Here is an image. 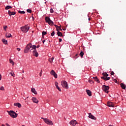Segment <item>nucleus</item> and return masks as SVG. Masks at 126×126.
I'll return each instance as SVG.
<instances>
[{"label":"nucleus","mask_w":126,"mask_h":126,"mask_svg":"<svg viewBox=\"0 0 126 126\" xmlns=\"http://www.w3.org/2000/svg\"><path fill=\"white\" fill-rule=\"evenodd\" d=\"M84 55V53H83V52L81 51L80 53V56H81V57H82H82H83Z\"/></svg>","instance_id":"nucleus-31"},{"label":"nucleus","mask_w":126,"mask_h":126,"mask_svg":"<svg viewBox=\"0 0 126 126\" xmlns=\"http://www.w3.org/2000/svg\"><path fill=\"white\" fill-rule=\"evenodd\" d=\"M54 60V57H52V58H50V59H49V62H50V63H53Z\"/></svg>","instance_id":"nucleus-25"},{"label":"nucleus","mask_w":126,"mask_h":126,"mask_svg":"<svg viewBox=\"0 0 126 126\" xmlns=\"http://www.w3.org/2000/svg\"><path fill=\"white\" fill-rule=\"evenodd\" d=\"M42 120H43L44 122L45 123V124H47V125H49V126H53V122L49 120V119L47 118H41Z\"/></svg>","instance_id":"nucleus-5"},{"label":"nucleus","mask_w":126,"mask_h":126,"mask_svg":"<svg viewBox=\"0 0 126 126\" xmlns=\"http://www.w3.org/2000/svg\"><path fill=\"white\" fill-rule=\"evenodd\" d=\"M61 85L63 87V88H65L66 89H68V84H67V82L65 81H62L61 82Z\"/></svg>","instance_id":"nucleus-6"},{"label":"nucleus","mask_w":126,"mask_h":126,"mask_svg":"<svg viewBox=\"0 0 126 126\" xmlns=\"http://www.w3.org/2000/svg\"><path fill=\"white\" fill-rule=\"evenodd\" d=\"M8 114L11 117V118H13V119H15L17 117V114L16 113H15L13 110H10L9 111H7Z\"/></svg>","instance_id":"nucleus-2"},{"label":"nucleus","mask_w":126,"mask_h":126,"mask_svg":"<svg viewBox=\"0 0 126 126\" xmlns=\"http://www.w3.org/2000/svg\"><path fill=\"white\" fill-rule=\"evenodd\" d=\"M15 12H11L9 10L8 11V14L10 16H11V15H15Z\"/></svg>","instance_id":"nucleus-17"},{"label":"nucleus","mask_w":126,"mask_h":126,"mask_svg":"<svg viewBox=\"0 0 126 126\" xmlns=\"http://www.w3.org/2000/svg\"><path fill=\"white\" fill-rule=\"evenodd\" d=\"M55 86H56L57 89H58V90H59V91H60L61 92V91H62V90L59 87V85H58V82H55Z\"/></svg>","instance_id":"nucleus-13"},{"label":"nucleus","mask_w":126,"mask_h":126,"mask_svg":"<svg viewBox=\"0 0 126 126\" xmlns=\"http://www.w3.org/2000/svg\"><path fill=\"white\" fill-rule=\"evenodd\" d=\"M88 82H89L91 84H93L94 83V81L92 80H89Z\"/></svg>","instance_id":"nucleus-30"},{"label":"nucleus","mask_w":126,"mask_h":126,"mask_svg":"<svg viewBox=\"0 0 126 126\" xmlns=\"http://www.w3.org/2000/svg\"><path fill=\"white\" fill-rule=\"evenodd\" d=\"M50 12H51V13H53L54 12V10H53V9H50Z\"/></svg>","instance_id":"nucleus-40"},{"label":"nucleus","mask_w":126,"mask_h":126,"mask_svg":"<svg viewBox=\"0 0 126 126\" xmlns=\"http://www.w3.org/2000/svg\"><path fill=\"white\" fill-rule=\"evenodd\" d=\"M106 77L103 76V77H101V79H103V80H105V79Z\"/></svg>","instance_id":"nucleus-42"},{"label":"nucleus","mask_w":126,"mask_h":126,"mask_svg":"<svg viewBox=\"0 0 126 126\" xmlns=\"http://www.w3.org/2000/svg\"><path fill=\"white\" fill-rule=\"evenodd\" d=\"M104 80H105V81H107V80H110V77H105Z\"/></svg>","instance_id":"nucleus-38"},{"label":"nucleus","mask_w":126,"mask_h":126,"mask_svg":"<svg viewBox=\"0 0 126 126\" xmlns=\"http://www.w3.org/2000/svg\"><path fill=\"white\" fill-rule=\"evenodd\" d=\"M32 100L33 103H35L36 104H38V103H39V100H38V99L36 97H32Z\"/></svg>","instance_id":"nucleus-12"},{"label":"nucleus","mask_w":126,"mask_h":126,"mask_svg":"<svg viewBox=\"0 0 126 126\" xmlns=\"http://www.w3.org/2000/svg\"><path fill=\"white\" fill-rule=\"evenodd\" d=\"M42 34L43 36H45V35H46L47 34V32H45V31H43L42 32Z\"/></svg>","instance_id":"nucleus-32"},{"label":"nucleus","mask_w":126,"mask_h":126,"mask_svg":"<svg viewBox=\"0 0 126 126\" xmlns=\"http://www.w3.org/2000/svg\"><path fill=\"white\" fill-rule=\"evenodd\" d=\"M27 98H29V97L28 96Z\"/></svg>","instance_id":"nucleus-54"},{"label":"nucleus","mask_w":126,"mask_h":126,"mask_svg":"<svg viewBox=\"0 0 126 126\" xmlns=\"http://www.w3.org/2000/svg\"><path fill=\"white\" fill-rule=\"evenodd\" d=\"M5 36L6 38H10V37H12L11 34L8 33H6Z\"/></svg>","instance_id":"nucleus-20"},{"label":"nucleus","mask_w":126,"mask_h":126,"mask_svg":"<svg viewBox=\"0 0 126 126\" xmlns=\"http://www.w3.org/2000/svg\"><path fill=\"white\" fill-rule=\"evenodd\" d=\"M87 94L88 95L90 96L91 97L92 96V94L91 93V91L89 90H86Z\"/></svg>","instance_id":"nucleus-15"},{"label":"nucleus","mask_w":126,"mask_h":126,"mask_svg":"<svg viewBox=\"0 0 126 126\" xmlns=\"http://www.w3.org/2000/svg\"><path fill=\"white\" fill-rule=\"evenodd\" d=\"M9 74L11 75V76H14V73H12V72H10Z\"/></svg>","instance_id":"nucleus-39"},{"label":"nucleus","mask_w":126,"mask_h":126,"mask_svg":"<svg viewBox=\"0 0 126 126\" xmlns=\"http://www.w3.org/2000/svg\"><path fill=\"white\" fill-rule=\"evenodd\" d=\"M9 63H11V64H12V65H14V62L12 60H11V59L9 60Z\"/></svg>","instance_id":"nucleus-26"},{"label":"nucleus","mask_w":126,"mask_h":126,"mask_svg":"<svg viewBox=\"0 0 126 126\" xmlns=\"http://www.w3.org/2000/svg\"><path fill=\"white\" fill-rule=\"evenodd\" d=\"M55 35V31H53L52 33H51V36L53 37Z\"/></svg>","instance_id":"nucleus-37"},{"label":"nucleus","mask_w":126,"mask_h":126,"mask_svg":"<svg viewBox=\"0 0 126 126\" xmlns=\"http://www.w3.org/2000/svg\"><path fill=\"white\" fill-rule=\"evenodd\" d=\"M93 79H94V80H95V81H96V82H97V83H100V81L99 80V79H98V78L96 76L93 77Z\"/></svg>","instance_id":"nucleus-16"},{"label":"nucleus","mask_w":126,"mask_h":126,"mask_svg":"<svg viewBox=\"0 0 126 126\" xmlns=\"http://www.w3.org/2000/svg\"><path fill=\"white\" fill-rule=\"evenodd\" d=\"M24 126V125H23V126Z\"/></svg>","instance_id":"nucleus-55"},{"label":"nucleus","mask_w":126,"mask_h":126,"mask_svg":"<svg viewBox=\"0 0 126 126\" xmlns=\"http://www.w3.org/2000/svg\"><path fill=\"white\" fill-rule=\"evenodd\" d=\"M6 29H7V26H5L3 27V30L4 31H6Z\"/></svg>","instance_id":"nucleus-35"},{"label":"nucleus","mask_w":126,"mask_h":126,"mask_svg":"<svg viewBox=\"0 0 126 126\" xmlns=\"http://www.w3.org/2000/svg\"><path fill=\"white\" fill-rule=\"evenodd\" d=\"M102 89L103 91H104L105 93H107L108 94V93H109V91H108V90L110 89V88L108 86H106L104 85L102 86Z\"/></svg>","instance_id":"nucleus-7"},{"label":"nucleus","mask_w":126,"mask_h":126,"mask_svg":"<svg viewBox=\"0 0 126 126\" xmlns=\"http://www.w3.org/2000/svg\"><path fill=\"white\" fill-rule=\"evenodd\" d=\"M103 76H105V77H108L109 76V75L107 73H103Z\"/></svg>","instance_id":"nucleus-29"},{"label":"nucleus","mask_w":126,"mask_h":126,"mask_svg":"<svg viewBox=\"0 0 126 126\" xmlns=\"http://www.w3.org/2000/svg\"><path fill=\"white\" fill-rule=\"evenodd\" d=\"M14 106H16V107H18V108H21V104L17 102V103H14Z\"/></svg>","instance_id":"nucleus-14"},{"label":"nucleus","mask_w":126,"mask_h":126,"mask_svg":"<svg viewBox=\"0 0 126 126\" xmlns=\"http://www.w3.org/2000/svg\"><path fill=\"white\" fill-rule=\"evenodd\" d=\"M32 19H34V17H32Z\"/></svg>","instance_id":"nucleus-52"},{"label":"nucleus","mask_w":126,"mask_h":126,"mask_svg":"<svg viewBox=\"0 0 126 126\" xmlns=\"http://www.w3.org/2000/svg\"><path fill=\"white\" fill-rule=\"evenodd\" d=\"M29 29H30V28L27 25H26L24 27H22L21 28V31L24 32V33H27L29 31Z\"/></svg>","instance_id":"nucleus-3"},{"label":"nucleus","mask_w":126,"mask_h":126,"mask_svg":"<svg viewBox=\"0 0 126 126\" xmlns=\"http://www.w3.org/2000/svg\"><path fill=\"white\" fill-rule=\"evenodd\" d=\"M10 8H12V7L11 6L7 5L5 7V9L6 10L10 9Z\"/></svg>","instance_id":"nucleus-23"},{"label":"nucleus","mask_w":126,"mask_h":126,"mask_svg":"<svg viewBox=\"0 0 126 126\" xmlns=\"http://www.w3.org/2000/svg\"><path fill=\"white\" fill-rule=\"evenodd\" d=\"M1 126H5V125L2 124V125H1Z\"/></svg>","instance_id":"nucleus-51"},{"label":"nucleus","mask_w":126,"mask_h":126,"mask_svg":"<svg viewBox=\"0 0 126 126\" xmlns=\"http://www.w3.org/2000/svg\"><path fill=\"white\" fill-rule=\"evenodd\" d=\"M37 46L36 45H32V44L29 43L27 44L26 47L25 48L24 52L25 54L29 53V52H32L33 51V49H36Z\"/></svg>","instance_id":"nucleus-1"},{"label":"nucleus","mask_w":126,"mask_h":126,"mask_svg":"<svg viewBox=\"0 0 126 126\" xmlns=\"http://www.w3.org/2000/svg\"><path fill=\"white\" fill-rule=\"evenodd\" d=\"M42 71L41 70V72L39 73V76H42Z\"/></svg>","instance_id":"nucleus-41"},{"label":"nucleus","mask_w":126,"mask_h":126,"mask_svg":"<svg viewBox=\"0 0 126 126\" xmlns=\"http://www.w3.org/2000/svg\"><path fill=\"white\" fill-rule=\"evenodd\" d=\"M32 54L34 57H38L39 56V53L37 52V50H36V49H33L32 50Z\"/></svg>","instance_id":"nucleus-9"},{"label":"nucleus","mask_w":126,"mask_h":126,"mask_svg":"<svg viewBox=\"0 0 126 126\" xmlns=\"http://www.w3.org/2000/svg\"><path fill=\"white\" fill-rule=\"evenodd\" d=\"M17 50H18L19 51H20V50H21V49H20V48H17Z\"/></svg>","instance_id":"nucleus-47"},{"label":"nucleus","mask_w":126,"mask_h":126,"mask_svg":"<svg viewBox=\"0 0 126 126\" xmlns=\"http://www.w3.org/2000/svg\"><path fill=\"white\" fill-rule=\"evenodd\" d=\"M54 26H55L56 28L57 29V31H59V29H60V30H62V29H61V26H59L57 25H54Z\"/></svg>","instance_id":"nucleus-21"},{"label":"nucleus","mask_w":126,"mask_h":126,"mask_svg":"<svg viewBox=\"0 0 126 126\" xmlns=\"http://www.w3.org/2000/svg\"><path fill=\"white\" fill-rule=\"evenodd\" d=\"M53 76H54L55 78H58V75L57 74V73H54Z\"/></svg>","instance_id":"nucleus-33"},{"label":"nucleus","mask_w":126,"mask_h":126,"mask_svg":"<svg viewBox=\"0 0 126 126\" xmlns=\"http://www.w3.org/2000/svg\"><path fill=\"white\" fill-rule=\"evenodd\" d=\"M45 21L49 24V25H51V26L54 25V22L49 17H45Z\"/></svg>","instance_id":"nucleus-4"},{"label":"nucleus","mask_w":126,"mask_h":126,"mask_svg":"<svg viewBox=\"0 0 126 126\" xmlns=\"http://www.w3.org/2000/svg\"><path fill=\"white\" fill-rule=\"evenodd\" d=\"M55 73H56V72H55V71H54V70H52L51 71V72H50V74H51V75H53Z\"/></svg>","instance_id":"nucleus-28"},{"label":"nucleus","mask_w":126,"mask_h":126,"mask_svg":"<svg viewBox=\"0 0 126 126\" xmlns=\"http://www.w3.org/2000/svg\"><path fill=\"white\" fill-rule=\"evenodd\" d=\"M89 118L92 120H96V117L91 113H89Z\"/></svg>","instance_id":"nucleus-11"},{"label":"nucleus","mask_w":126,"mask_h":126,"mask_svg":"<svg viewBox=\"0 0 126 126\" xmlns=\"http://www.w3.org/2000/svg\"><path fill=\"white\" fill-rule=\"evenodd\" d=\"M63 41V39L62 38H59V42H62Z\"/></svg>","instance_id":"nucleus-45"},{"label":"nucleus","mask_w":126,"mask_h":126,"mask_svg":"<svg viewBox=\"0 0 126 126\" xmlns=\"http://www.w3.org/2000/svg\"><path fill=\"white\" fill-rule=\"evenodd\" d=\"M45 41H46V40H43V44H44Z\"/></svg>","instance_id":"nucleus-49"},{"label":"nucleus","mask_w":126,"mask_h":126,"mask_svg":"<svg viewBox=\"0 0 126 126\" xmlns=\"http://www.w3.org/2000/svg\"><path fill=\"white\" fill-rule=\"evenodd\" d=\"M27 12H28L29 13H31V12H32V10H31V9H28L27 10Z\"/></svg>","instance_id":"nucleus-34"},{"label":"nucleus","mask_w":126,"mask_h":126,"mask_svg":"<svg viewBox=\"0 0 126 126\" xmlns=\"http://www.w3.org/2000/svg\"><path fill=\"white\" fill-rule=\"evenodd\" d=\"M32 93H34V94H35V95H36L37 94V91H36V90H35V88H32Z\"/></svg>","instance_id":"nucleus-18"},{"label":"nucleus","mask_w":126,"mask_h":126,"mask_svg":"<svg viewBox=\"0 0 126 126\" xmlns=\"http://www.w3.org/2000/svg\"><path fill=\"white\" fill-rule=\"evenodd\" d=\"M5 125H6V126H10L9 125V124H8V123H6V124H5Z\"/></svg>","instance_id":"nucleus-44"},{"label":"nucleus","mask_w":126,"mask_h":126,"mask_svg":"<svg viewBox=\"0 0 126 126\" xmlns=\"http://www.w3.org/2000/svg\"><path fill=\"white\" fill-rule=\"evenodd\" d=\"M107 106L108 107H110L111 108H114L115 107V105H114V103L112 102L108 101L107 102Z\"/></svg>","instance_id":"nucleus-10"},{"label":"nucleus","mask_w":126,"mask_h":126,"mask_svg":"<svg viewBox=\"0 0 126 126\" xmlns=\"http://www.w3.org/2000/svg\"><path fill=\"white\" fill-rule=\"evenodd\" d=\"M121 86L123 89H126V85L124 84L123 83H122L121 84Z\"/></svg>","instance_id":"nucleus-24"},{"label":"nucleus","mask_w":126,"mask_h":126,"mask_svg":"<svg viewBox=\"0 0 126 126\" xmlns=\"http://www.w3.org/2000/svg\"><path fill=\"white\" fill-rule=\"evenodd\" d=\"M70 126H75L77 125V122L76 120H72L69 122Z\"/></svg>","instance_id":"nucleus-8"},{"label":"nucleus","mask_w":126,"mask_h":126,"mask_svg":"<svg viewBox=\"0 0 126 126\" xmlns=\"http://www.w3.org/2000/svg\"><path fill=\"white\" fill-rule=\"evenodd\" d=\"M58 31V32H57L58 36H59V37H62L63 33L59 31Z\"/></svg>","instance_id":"nucleus-19"},{"label":"nucleus","mask_w":126,"mask_h":126,"mask_svg":"<svg viewBox=\"0 0 126 126\" xmlns=\"http://www.w3.org/2000/svg\"><path fill=\"white\" fill-rule=\"evenodd\" d=\"M19 13H20L21 14H25V11H19Z\"/></svg>","instance_id":"nucleus-27"},{"label":"nucleus","mask_w":126,"mask_h":126,"mask_svg":"<svg viewBox=\"0 0 126 126\" xmlns=\"http://www.w3.org/2000/svg\"><path fill=\"white\" fill-rule=\"evenodd\" d=\"M111 75H114V71H112L111 72Z\"/></svg>","instance_id":"nucleus-43"},{"label":"nucleus","mask_w":126,"mask_h":126,"mask_svg":"<svg viewBox=\"0 0 126 126\" xmlns=\"http://www.w3.org/2000/svg\"><path fill=\"white\" fill-rule=\"evenodd\" d=\"M2 41L3 44H5V45H7V40H5V39H2Z\"/></svg>","instance_id":"nucleus-22"},{"label":"nucleus","mask_w":126,"mask_h":126,"mask_svg":"<svg viewBox=\"0 0 126 126\" xmlns=\"http://www.w3.org/2000/svg\"><path fill=\"white\" fill-rule=\"evenodd\" d=\"M0 80H1V75L0 74Z\"/></svg>","instance_id":"nucleus-48"},{"label":"nucleus","mask_w":126,"mask_h":126,"mask_svg":"<svg viewBox=\"0 0 126 126\" xmlns=\"http://www.w3.org/2000/svg\"><path fill=\"white\" fill-rule=\"evenodd\" d=\"M36 48H37V49H39V48H40V45H38L36 46Z\"/></svg>","instance_id":"nucleus-46"},{"label":"nucleus","mask_w":126,"mask_h":126,"mask_svg":"<svg viewBox=\"0 0 126 126\" xmlns=\"http://www.w3.org/2000/svg\"><path fill=\"white\" fill-rule=\"evenodd\" d=\"M89 20H90V18H89Z\"/></svg>","instance_id":"nucleus-53"},{"label":"nucleus","mask_w":126,"mask_h":126,"mask_svg":"<svg viewBox=\"0 0 126 126\" xmlns=\"http://www.w3.org/2000/svg\"><path fill=\"white\" fill-rule=\"evenodd\" d=\"M0 90H1L2 91H4V88H3V86H1L0 88Z\"/></svg>","instance_id":"nucleus-36"},{"label":"nucleus","mask_w":126,"mask_h":126,"mask_svg":"<svg viewBox=\"0 0 126 126\" xmlns=\"http://www.w3.org/2000/svg\"><path fill=\"white\" fill-rule=\"evenodd\" d=\"M22 72H23V73H24V70H23Z\"/></svg>","instance_id":"nucleus-50"}]
</instances>
